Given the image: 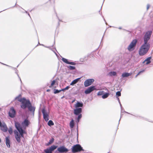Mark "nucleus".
<instances>
[{
  "label": "nucleus",
  "mask_w": 153,
  "mask_h": 153,
  "mask_svg": "<svg viewBox=\"0 0 153 153\" xmlns=\"http://www.w3.org/2000/svg\"><path fill=\"white\" fill-rule=\"evenodd\" d=\"M8 132L10 134H12L13 133V130L11 128H10L8 129Z\"/></svg>",
  "instance_id": "obj_32"
},
{
  "label": "nucleus",
  "mask_w": 153,
  "mask_h": 153,
  "mask_svg": "<svg viewBox=\"0 0 153 153\" xmlns=\"http://www.w3.org/2000/svg\"><path fill=\"white\" fill-rule=\"evenodd\" d=\"M116 74L117 73L114 71L110 72L108 74V75L110 76H115L116 75Z\"/></svg>",
  "instance_id": "obj_22"
},
{
  "label": "nucleus",
  "mask_w": 153,
  "mask_h": 153,
  "mask_svg": "<svg viewBox=\"0 0 153 153\" xmlns=\"http://www.w3.org/2000/svg\"><path fill=\"white\" fill-rule=\"evenodd\" d=\"M57 146L53 145L50 147L49 149H47L45 150V152L46 153H52V152L56 149Z\"/></svg>",
  "instance_id": "obj_7"
},
{
  "label": "nucleus",
  "mask_w": 153,
  "mask_h": 153,
  "mask_svg": "<svg viewBox=\"0 0 153 153\" xmlns=\"http://www.w3.org/2000/svg\"><path fill=\"white\" fill-rule=\"evenodd\" d=\"M82 110L81 108H79L75 109L74 110V114L76 115L79 114L82 112Z\"/></svg>",
  "instance_id": "obj_15"
},
{
  "label": "nucleus",
  "mask_w": 153,
  "mask_h": 153,
  "mask_svg": "<svg viewBox=\"0 0 153 153\" xmlns=\"http://www.w3.org/2000/svg\"><path fill=\"white\" fill-rule=\"evenodd\" d=\"M30 122L27 119H26L22 123V127L24 128H25L26 127L28 126Z\"/></svg>",
  "instance_id": "obj_11"
},
{
  "label": "nucleus",
  "mask_w": 153,
  "mask_h": 153,
  "mask_svg": "<svg viewBox=\"0 0 153 153\" xmlns=\"http://www.w3.org/2000/svg\"><path fill=\"white\" fill-rule=\"evenodd\" d=\"M70 88V86H67L66 88H64V89H61V90H62V91H64L65 90H67L69 88Z\"/></svg>",
  "instance_id": "obj_33"
},
{
  "label": "nucleus",
  "mask_w": 153,
  "mask_h": 153,
  "mask_svg": "<svg viewBox=\"0 0 153 153\" xmlns=\"http://www.w3.org/2000/svg\"><path fill=\"white\" fill-rule=\"evenodd\" d=\"M54 94H56L57 93H59V92L62 91V90H61V89L60 90H59L57 89H54Z\"/></svg>",
  "instance_id": "obj_28"
},
{
  "label": "nucleus",
  "mask_w": 153,
  "mask_h": 153,
  "mask_svg": "<svg viewBox=\"0 0 153 153\" xmlns=\"http://www.w3.org/2000/svg\"><path fill=\"white\" fill-rule=\"evenodd\" d=\"M1 110V108H0V110Z\"/></svg>",
  "instance_id": "obj_40"
},
{
  "label": "nucleus",
  "mask_w": 153,
  "mask_h": 153,
  "mask_svg": "<svg viewBox=\"0 0 153 153\" xmlns=\"http://www.w3.org/2000/svg\"><path fill=\"white\" fill-rule=\"evenodd\" d=\"M70 126L71 128H73L74 126V121L72 120L70 122Z\"/></svg>",
  "instance_id": "obj_25"
},
{
  "label": "nucleus",
  "mask_w": 153,
  "mask_h": 153,
  "mask_svg": "<svg viewBox=\"0 0 153 153\" xmlns=\"http://www.w3.org/2000/svg\"><path fill=\"white\" fill-rule=\"evenodd\" d=\"M6 143L7 146L8 148H10V142L8 137L6 138Z\"/></svg>",
  "instance_id": "obj_18"
},
{
  "label": "nucleus",
  "mask_w": 153,
  "mask_h": 153,
  "mask_svg": "<svg viewBox=\"0 0 153 153\" xmlns=\"http://www.w3.org/2000/svg\"><path fill=\"white\" fill-rule=\"evenodd\" d=\"M1 129L4 132H6L7 131V128L6 124L4 123H2V125L0 127Z\"/></svg>",
  "instance_id": "obj_14"
},
{
  "label": "nucleus",
  "mask_w": 153,
  "mask_h": 153,
  "mask_svg": "<svg viewBox=\"0 0 153 153\" xmlns=\"http://www.w3.org/2000/svg\"><path fill=\"white\" fill-rule=\"evenodd\" d=\"M72 151L73 153H75L81 151H83L82 148L79 144L74 145L71 148Z\"/></svg>",
  "instance_id": "obj_6"
},
{
  "label": "nucleus",
  "mask_w": 153,
  "mask_h": 153,
  "mask_svg": "<svg viewBox=\"0 0 153 153\" xmlns=\"http://www.w3.org/2000/svg\"><path fill=\"white\" fill-rule=\"evenodd\" d=\"M68 68L70 70H73L75 69V67L74 66L71 65L68 66Z\"/></svg>",
  "instance_id": "obj_27"
},
{
  "label": "nucleus",
  "mask_w": 153,
  "mask_h": 153,
  "mask_svg": "<svg viewBox=\"0 0 153 153\" xmlns=\"http://www.w3.org/2000/svg\"><path fill=\"white\" fill-rule=\"evenodd\" d=\"M15 100H17L18 101L22 103L21 106L23 109H25L27 107L28 110L34 112L35 110V107L32 106L31 104L28 100H27L25 99L21 98L20 95L16 97Z\"/></svg>",
  "instance_id": "obj_1"
},
{
  "label": "nucleus",
  "mask_w": 153,
  "mask_h": 153,
  "mask_svg": "<svg viewBox=\"0 0 153 153\" xmlns=\"http://www.w3.org/2000/svg\"><path fill=\"white\" fill-rule=\"evenodd\" d=\"M131 74L127 73H123L122 75V76L123 77H127L131 75Z\"/></svg>",
  "instance_id": "obj_21"
},
{
  "label": "nucleus",
  "mask_w": 153,
  "mask_h": 153,
  "mask_svg": "<svg viewBox=\"0 0 153 153\" xmlns=\"http://www.w3.org/2000/svg\"><path fill=\"white\" fill-rule=\"evenodd\" d=\"M56 82V81L55 80H53L51 82V85L49 86L50 88H51L53 86H54V85L55 84V83Z\"/></svg>",
  "instance_id": "obj_24"
},
{
  "label": "nucleus",
  "mask_w": 153,
  "mask_h": 153,
  "mask_svg": "<svg viewBox=\"0 0 153 153\" xmlns=\"http://www.w3.org/2000/svg\"><path fill=\"white\" fill-rule=\"evenodd\" d=\"M79 115L78 116V118H77V122H79V120L81 118L82 116L81 114H79Z\"/></svg>",
  "instance_id": "obj_31"
},
{
  "label": "nucleus",
  "mask_w": 153,
  "mask_h": 153,
  "mask_svg": "<svg viewBox=\"0 0 153 153\" xmlns=\"http://www.w3.org/2000/svg\"><path fill=\"white\" fill-rule=\"evenodd\" d=\"M15 126L19 133L16 130L14 131L15 136L17 141L19 143L21 141V137H24V134L26 133V131L23 129L20 124L19 123L16 122Z\"/></svg>",
  "instance_id": "obj_2"
},
{
  "label": "nucleus",
  "mask_w": 153,
  "mask_h": 153,
  "mask_svg": "<svg viewBox=\"0 0 153 153\" xmlns=\"http://www.w3.org/2000/svg\"><path fill=\"white\" fill-rule=\"evenodd\" d=\"M57 151L60 152H67L68 151V149L64 146H62L58 148Z\"/></svg>",
  "instance_id": "obj_9"
},
{
  "label": "nucleus",
  "mask_w": 153,
  "mask_h": 153,
  "mask_svg": "<svg viewBox=\"0 0 153 153\" xmlns=\"http://www.w3.org/2000/svg\"><path fill=\"white\" fill-rule=\"evenodd\" d=\"M42 112L43 114L44 119L46 121H47L49 120V116L48 113L46 112L44 109H42Z\"/></svg>",
  "instance_id": "obj_10"
},
{
  "label": "nucleus",
  "mask_w": 153,
  "mask_h": 153,
  "mask_svg": "<svg viewBox=\"0 0 153 153\" xmlns=\"http://www.w3.org/2000/svg\"><path fill=\"white\" fill-rule=\"evenodd\" d=\"M80 79V78H79L74 80L71 83L70 85L72 86L74 85L75 84H76Z\"/></svg>",
  "instance_id": "obj_17"
},
{
  "label": "nucleus",
  "mask_w": 153,
  "mask_h": 153,
  "mask_svg": "<svg viewBox=\"0 0 153 153\" xmlns=\"http://www.w3.org/2000/svg\"><path fill=\"white\" fill-rule=\"evenodd\" d=\"M62 60L64 62L69 64H71L72 65H75V63L74 62H69L68 61L67 59L65 58H62Z\"/></svg>",
  "instance_id": "obj_16"
},
{
  "label": "nucleus",
  "mask_w": 153,
  "mask_h": 153,
  "mask_svg": "<svg viewBox=\"0 0 153 153\" xmlns=\"http://www.w3.org/2000/svg\"><path fill=\"white\" fill-rule=\"evenodd\" d=\"M117 99H118V101H119V103H120V106H121V104H120V100H119V98H117Z\"/></svg>",
  "instance_id": "obj_36"
},
{
  "label": "nucleus",
  "mask_w": 153,
  "mask_h": 153,
  "mask_svg": "<svg viewBox=\"0 0 153 153\" xmlns=\"http://www.w3.org/2000/svg\"><path fill=\"white\" fill-rule=\"evenodd\" d=\"M144 71V70H143L139 72L138 74L136 75V77L138 75H139L141 73H142Z\"/></svg>",
  "instance_id": "obj_35"
},
{
  "label": "nucleus",
  "mask_w": 153,
  "mask_h": 153,
  "mask_svg": "<svg viewBox=\"0 0 153 153\" xmlns=\"http://www.w3.org/2000/svg\"><path fill=\"white\" fill-rule=\"evenodd\" d=\"M48 125L49 126H52L53 125L54 123H53V122L52 120H50L48 123Z\"/></svg>",
  "instance_id": "obj_26"
},
{
  "label": "nucleus",
  "mask_w": 153,
  "mask_h": 153,
  "mask_svg": "<svg viewBox=\"0 0 153 153\" xmlns=\"http://www.w3.org/2000/svg\"><path fill=\"white\" fill-rule=\"evenodd\" d=\"M54 140L53 138H52L51 139L48 143V145L51 144L53 142Z\"/></svg>",
  "instance_id": "obj_30"
},
{
  "label": "nucleus",
  "mask_w": 153,
  "mask_h": 153,
  "mask_svg": "<svg viewBox=\"0 0 153 153\" xmlns=\"http://www.w3.org/2000/svg\"><path fill=\"white\" fill-rule=\"evenodd\" d=\"M54 87V88H56V86H55V87Z\"/></svg>",
  "instance_id": "obj_39"
},
{
  "label": "nucleus",
  "mask_w": 153,
  "mask_h": 153,
  "mask_svg": "<svg viewBox=\"0 0 153 153\" xmlns=\"http://www.w3.org/2000/svg\"><path fill=\"white\" fill-rule=\"evenodd\" d=\"M104 94V91H99V92L97 93V95H102Z\"/></svg>",
  "instance_id": "obj_29"
},
{
  "label": "nucleus",
  "mask_w": 153,
  "mask_h": 153,
  "mask_svg": "<svg viewBox=\"0 0 153 153\" xmlns=\"http://www.w3.org/2000/svg\"><path fill=\"white\" fill-rule=\"evenodd\" d=\"M116 95L117 96H121V93L120 91H117L116 93Z\"/></svg>",
  "instance_id": "obj_34"
},
{
  "label": "nucleus",
  "mask_w": 153,
  "mask_h": 153,
  "mask_svg": "<svg viewBox=\"0 0 153 153\" xmlns=\"http://www.w3.org/2000/svg\"><path fill=\"white\" fill-rule=\"evenodd\" d=\"M151 59V57H149L147 59H145L143 62V63H145L146 64V65L149 64L151 62V61H150V60Z\"/></svg>",
  "instance_id": "obj_19"
},
{
  "label": "nucleus",
  "mask_w": 153,
  "mask_h": 153,
  "mask_svg": "<svg viewBox=\"0 0 153 153\" xmlns=\"http://www.w3.org/2000/svg\"><path fill=\"white\" fill-rule=\"evenodd\" d=\"M50 91V90H49V89H48V90H47V92H48V91Z\"/></svg>",
  "instance_id": "obj_38"
},
{
  "label": "nucleus",
  "mask_w": 153,
  "mask_h": 153,
  "mask_svg": "<svg viewBox=\"0 0 153 153\" xmlns=\"http://www.w3.org/2000/svg\"><path fill=\"white\" fill-rule=\"evenodd\" d=\"M137 40L136 39L133 40L130 43L127 48V49L129 51H133L135 48Z\"/></svg>",
  "instance_id": "obj_4"
},
{
  "label": "nucleus",
  "mask_w": 153,
  "mask_h": 153,
  "mask_svg": "<svg viewBox=\"0 0 153 153\" xmlns=\"http://www.w3.org/2000/svg\"><path fill=\"white\" fill-rule=\"evenodd\" d=\"M152 33V32L151 31H149L146 33L143 39L144 43L150 44L148 42L150 38Z\"/></svg>",
  "instance_id": "obj_5"
},
{
  "label": "nucleus",
  "mask_w": 153,
  "mask_h": 153,
  "mask_svg": "<svg viewBox=\"0 0 153 153\" xmlns=\"http://www.w3.org/2000/svg\"><path fill=\"white\" fill-rule=\"evenodd\" d=\"M16 113V111L13 107L10 108L9 112V115L11 117H13Z\"/></svg>",
  "instance_id": "obj_12"
},
{
  "label": "nucleus",
  "mask_w": 153,
  "mask_h": 153,
  "mask_svg": "<svg viewBox=\"0 0 153 153\" xmlns=\"http://www.w3.org/2000/svg\"><path fill=\"white\" fill-rule=\"evenodd\" d=\"M95 89V86H92L88 88L85 91V94H87L90 93L91 92Z\"/></svg>",
  "instance_id": "obj_13"
},
{
  "label": "nucleus",
  "mask_w": 153,
  "mask_h": 153,
  "mask_svg": "<svg viewBox=\"0 0 153 153\" xmlns=\"http://www.w3.org/2000/svg\"><path fill=\"white\" fill-rule=\"evenodd\" d=\"M82 106L83 103L79 102H77L75 105V107L76 108L79 107H82Z\"/></svg>",
  "instance_id": "obj_20"
},
{
  "label": "nucleus",
  "mask_w": 153,
  "mask_h": 153,
  "mask_svg": "<svg viewBox=\"0 0 153 153\" xmlns=\"http://www.w3.org/2000/svg\"><path fill=\"white\" fill-rule=\"evenodd\" d=\"M109 95V93H106L105 94H103L102 96V98L103 99H105L107 98Z\"/></svg>",
  "instance_id": "obj_23"
},
{
  "label": "nucleus",
  "mask_w": 153,
  "mask_h": 153,
  "mask_svg": "<svg viewBox=\"0 0 153 153\" xmlns=\"http://www.w3.org/2000/svg\"><path fill=\"white\" fill-rule=\"evenodd\" d=\"M94 81V79H87L84 82V85L85 86L87 87L90 85Z\"/></svg>",
  "instance_id": "obj_8"
},
{
  "label": "nucleus",
  "mask_w": 153,
  "mask_h": 153,
  "mask_svg": "<svg viewBox=\"0 0 153 153\" xmlns=\"http://www.w3.org/2000/svg\"><path fill=\"white\" fill-rule=\"evenodd\" d=\"M149 8V6L148 5L147 7V10H148Z\"/></svg>",
  "instance_id": "obj_37"
},
{
  "label": "nucleus",
  "mask_w": 153,
  "mask_h": 153,
  "mask_svg": "<svg viewBox=\"0 0 153 153\" xmlns=\"http://www.w3.org/2000/svg\"><path fill=\"white\" fill-rule=\"evenodd\" d=\"M150 48V44L143 43L141 46L138 50L139 54L140 56H143L146 55L148 52Z\"/></svg>",
  "instance_id": "obj_3"
}]
</instances>
